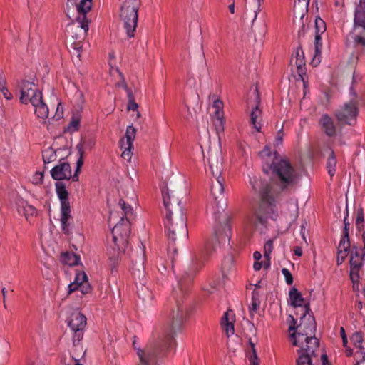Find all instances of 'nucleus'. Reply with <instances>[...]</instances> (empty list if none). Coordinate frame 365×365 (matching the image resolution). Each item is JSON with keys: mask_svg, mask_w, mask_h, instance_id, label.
<instances>
[{"mask_svg": "<svg viewBox=\"0 0 365 365\" xmlns=\"http://www.w3.org/2000/svg\"><path fill=\"white\" fill-rule=\"evenodd\" d=\"M215 245L212 240H207L203 249L195 253L188 270L180 277L178 288L173 291L176 300L177 309L173 310L170 316V333L163 339H159L148 344L145 350L140 349L149 361V365L154 364L157 356L163 354L174 343V334L182 329L186 319L187 308L183 305L184 300L190 295L192 282L197 273L204 266L205 261L214 252Z\"/></svg>", "mask_w": 365, "mask_h": 365, "instance_id": "nucleus-1", "label": "nucleus"}, {"mask_svg": "<svg viewBox=\"0 0 365 365\" xmlns=\"http://www.w3.org/2000/svg\"><path fill=\"white\" fill-rule=\"evenodd\" d=\"M259 155L272 171L273 182L279 192H289L297 186L299 175L288 160L279 159L277 152L272 153L267 146Z\"/></svg>", "mask_w": 365, "mask_h": 365, "instance_id": "nucleus-2", "label": "nucleus"}, {"mask_svg": "<svg viewBox=\"0 0 365 365\" xmlns=\"http://www.w3.org/2000/svg\"><path fill=\"white\" fill-rule=\"evenodd\" d=\"M250 182L252 190L259 194L260 202L254 214L247 217V224L251 227H255L258 224L264 225L269 218H274L276 200L272 186L265 180L255 175L250 178Z\"/></svg>", "mask_w": 365, "mask_h": 365, "instance_id": "nucleus-3", "label": "nucleus"}, {"mask_svg": "<svg viewBox=\"0 0 365 365\" xmlns=\"http://www.w3.org/2000/svg\"><path fill=\"white\" fill-rule=\"evenodd\" d=\"M162 195L166 210L164 220L165 229H170L173 234L174 225L175 224L177 225L178 235L180 237H187L186 215L178 197L173 192H170L168 189L163 190Z\"/></svg>", "mask_w": 365, "mask_h": 365, "instance_id": "nucleus-4", "label": "nucleus"}, {"mask_svg": "<svg viewBox=\"0 0 365 365\" xmlns=\"http://www.w3.org/2000/svg\"><path fill=\"white\" fill-rule=\"evenodd\" d=\"M130 233V223L128 218L124 220V217H122L121 220L114 226L111 231L112 240L108 242L106 250L112 273L118 266L121 257L125 252Z\"/></svg>", "mask_w": 365, "mask_h": 365, "instance_id": "nucleus-5", "label": "nucleus"}, {"mask_svg": "<svg viewBox=\"0 0 365 365\" xmlns=\"http://www.w3.org/2000/svg\"><path fill=\"white\" fill-rule=\"evenodd\" d=\"M207 162L211 174L215 178V181L212 182L211 193L215 199L216 206L224 210L227 204L224 194V178H221L222 172L221 154L219 153H208Z\"/></svg>", "mask_w": 365, "mask_h": 365, "instance_id": "nucleus-6", "label": "nucleus"}, {"mask_svg": "<svg viewBox=\"0 0 365 365\" xmlns=\"http://www.w3.org/2000/svg\"><path fill=\"white\" fill-rule=\"evenodd\" d=\"M141 0H125L120 7L119 16L124 25L128 36L133 37L137 27L138 10Z\"/></svg>", "mask_w": 365, "mask_h": 365, "instance_id": "nucleus-7", "label": "nucleus"}, {"mask_svg": "<svg viewBox=\"0 0 365 365\" xmlns=\"http://www.w3.org/2000/svg\"><path fill=\"white\" fill-rule=\"evenodd\" d=\"M358 230H362V240L364 243L363 247L353 245L351 249V256L349 259L350 264V279L353 283V287L358 285L359 281V271L361 270L365 262V224L360 223L356 225Z\"/></svg>", "mask_w": 365, "mask_h": 365, "instance_id": "nucleus-8", "label": "nucleus"}, {"mask_svg": "<svg viewBox=\"0 0 365 365\" xmlns=\"http://www.w3.org/2000/svg\"><path fill=\"white\" fill-rule=\"evenodd\" d=\"M76 150L79 155V158L76 162V169L74 174H71V168L68 162L60 161V163L54 166L51 170V175L52 178L58 182H61L63 180H70L72 178L73 181L77 182L79 180L78 174L81 172V169L83 165V146L81 143L76 145Z\"/></svg>", "mask_w": 365, "mask_h": 365, "instance_id": "nucleus-9", "label": "nucleus"}, {"mask_svg": "<svg viewBox=\"0 0 365 365\" xmlns=\"http://www.w3.org/2000/svg\"><path fill=\"white\" fill-rule=\"evenodd\" d=\"M304 312L301 317V322L297 326L298 330L290 334L292 344L294 346H299L300 343H303V339H307L315 337L317 331L316 322L313 316H311V320L309 323H305L306 315L310 311L309 303H307L303 307Z\"/></svg>", "mask_w": 365, "mask_h": 365, "instance_id": "nucleus-10", "label": "nucleus"}, {"mask_svg": "<svg viewBox=\"0 0 365 365\" xmlns=\"http://www.w3.org/2000/svg\"><path fill=\"white\" fill-rule=\"evenodd\" d=\"M349 43L365 46V0H359L354 16V28L347 36Z\"/></svg>", "mask_w": 365, "mask_h": 365, "instance_id": "nucleus-11", "label": "nucleus"}, {"mask_svg": "<svg viewBox=\"0 0 365 365\" xmlns=\"http://www.w3.org/2000/svg\"><path fill=\"white\" fill-rule=\"evenodd\" d=\"M359 113V101L350 100L336 109L334 115L339 124L354 126L356 124Z\"/></svg>", "mask_w": 365, "mask_h": 365, "instance_id": "nucleus-12", "label": "nucleus"}, {"mask_svg": "<svg viewBox=\"0 0 365 365\" xmlns=\"http://www.w3.org/2000/svg\"><path fill=\"white\" fill-rule=\"evenodd\" d=\"M68 326L73 333V346H77L83 337V331L87 324L86 317L80 312H73L67 319Z\"/></svg>", "mask_w": 365, "mask_h": 365, "instance_id": "nucleus-13", "label": "nucleus"}, {"mask_svg": "<svg viewBox=\"0 0 365 365\" xmlns=\"http://www.w3.org/2000/svg\"><path fill=\"white\" fill-rule=\"evenodd\" d=\"M349 212L348 208H346V215L344 219V230L343 235L340 240L339 246H338V252H337V258L336 263L337 265L341 264L344 261L349 254L351 255V243L349 235V230L350 227V222L348 220Z\"/></svg>", "mask_w": 365, "mask_h": 365, "instance_id": "nucleus-14", "label": "nucleus"}, {"mask_svg": "<svg viewBox=\"0 0 365 365\" xmlns=\"http://www.w3.org/2000/svg\"><path fill=\"white\" fill-rule=\"evenodd\" d=\"M17 88L20 91V102L23 104H28L32 102L34 98H38L42 95L38 90V86L34 82L21 80L18 82Z\"/></svg>", "mask_w": 365, "mask_h": 365, "instance_id": "nucleus-15", "label": "nucleus"}, {"mask_svg": "<svg viewBox=\"0 0 365 365\" xmlns=\"http://www.w3.org/2000/svg\"><path fill=\"white\" fill-rule=\"evenodd\" d=\"M71 4L76 5L78 16L76 20L81 24V27L85 31L88 30L89 21L86 14L91 9L92 0H68Z\"/></svg>", "mask_w": 365, "mask_h": 365, "instance_id": "nucleus-16", "label": "nucleus"}, {"mask_svg": "<svg viewBox=\"0 0 365 365\" xmlns=\"http://www.w3.org/2000/svg\"><path fill=\"white\" fill-rule=\"evenodd\" d=\"M310 0H294V23L298 26L304 27V18L308 11V6Z\"/></svg>", "mask_w": 365, "mask_h": 365, "instance_id": "nucleus-17", "label": "nucleus"}, {"mask_svg": "<svg viewBox=\"0 0 365 365\" xmlns=\"http://www.w3.org/2000/svg\"><path fill=\"white\" fill-rule=\"evenodd\" d=\"M255 105L252 108L251 113H250V123L252 125L253 128L257 131L259 132L261 130V120H262V110L259 109V106L261 103V98L260 93L258 88H256L255 90Z\"/></svg>", "mask_w": 365, "mask_h": 365, "instance_id": "nucleus-18", "label": "nucleus"}, {"mask_svg": "<svg viewBox=\"0 0 365 365\" xmlns=\"http://www.w3.org/2000/svg\"><path fill=\"white\" fill-rule=\"evenodd\" d=\"M319 124L324 133L329 137H334L336 135V126L334 120L328 114L322 115Z\"/></svg>", "mask_w": 365, "mask_h": 365, "instance_id": "nucleus-19", "label": "nucleus"}, {"mask_svg": "<svg viewBox=\"0 0 365 365\" xmlns=\"http://www.w3.org/2000/svg\"><path fill=\"white\" fill-rule=\"evenodd\" d=\"M299 346L301 347L299 350H298V353H302L304 354H307L310 356H315V351L319 348V340L316 338L303 339V343H300Z\"/></svg>", "mask_w": 365, "mask_h": 365, "instance_id": "nucleus-20", "label": "nucleus"}, {"mask_svg": "<svg viewBox=\"0 0 365 365\" xmlns=\"http://www.w3.org/2000/svg\"><path fill=\"white\" fill-rule=\"evenodd\" d=\"M294 64L297 67L298 76H307L306 60L304 52L302 47H297L294 52Z\"/></svg>", "mask_w": 365, "mask_h": 365, "instance_id": "nucleus-21", "label": "nucleus"}, {"mask_svg": "<svg viewBox=\"0 0 365 365\" xmlns=\"http://www.w3.org/2000/svg\"><path fill=\"white\" fill-rule=\"evenodd\" d=\"M31 104L34 107V113L38 118L41 119L48 118L49 110L47 105L43 101L42 95L38 98H34Z\"/></svg>", "mask_w": 365, "mask_h": 365, "instance_id": "nucleus-22", "label": "nucleus"}, {"mask_svg": "<svg viewBox=\"0 0 365 365\" xmlns=\"http://www.w3.org/2000/svg\"><path fill=\"white\" fill-rule=\"evenodd\" d=\"M173 234L170 232V229H165V232L169 240L168 252H177V248L174 246L176 242L180 243L184 241L187 237H180L178 235L177 225H174Z\"/></svg>", "mask_w": 365, "mask_h": 365, "instance_id": "nucleus-23", "label": "nucleus"}, {"mask_svg": "<svg viewBox=\"0 0 365 365\" xmlns=\"http://www.w3.org/2000/svg\"><path fill=\"white\" fill-rule=\"evenodd\" d=\"M326 24L321 18H316L315 19V33H314V45H322L323 39L327 37L325 34Z\"/></svg>", "mask_w": 365, "mask_h": 365, "instance_id": "nucleus-24", "label": "nucleus"}, {"mask_svg": "<svg viewBox=\"0 0 365 365\" xmlns=\"http://www.w3.org/2000/svg\"><path fill=\"white\" fill-rule=\"evenodd\" d=\"M215 237L219 243L225 242L230 239V227L226 223L215 230Z\"/></svg>", "mask_w": 365, "mask_h": 365, "instance_id": "nucleus-25", "label": "nucleus"}, {"mask_svg": "<svg viewBox=\"0 0 365 365\" xmlns=\"http://www.w3.org/2000/svg\"><path fill=\"white\" fill-rule=\"evenodd\" d=\"M56 192L61 201V205L70 204L68 199V192L66 185L63 182H56L55 183Z\"/></svg>", "mask_w": 365, "mask_h": 365, "instance_id": "nucleus-26", "label": "nucleus"}, {"mask_svg": "<svg viewBox=\"0 0 365 365\" xmlns=\"http://www.w3.org/2000/svg\"><path fill=\"white\" fill-rule=\"evenodd\" d=\"M290 304L294 307H302L304 303V299L302 297L301 292L294 287L290 289L289 292Z\"/></svg>", "mask_w": 365, "mask_h": 365, "instance_id": "nucleus-27", "label": "nucleus"}, {"mask_svg": "<svg viewBox=\"0 0 365 365\" xmlns=\"http://www.w3.org/2000/svg\"><path fill=\"white\" fill-rule=\"evenodd\" d=\"M136 134V129L133 126L130 125L127 127L126 132H125V138H126V142L124 141V139L122 138L120 140V145L121 149L123 148V146L125 144L129 147H133V142L135 138Z\"/></svg>", "mask_w": 365, "mask_h": 365, "instance_id": "nucleus-28", "label": "nucleus"}, {"mask_svg": "<svg viewBox=\"0 0 365 365\" xmlns=\"http://www.w3.org/2000/svg\"><path fill=\"white\" fill-rule=\"evenodd\" d=\"M86 281H88V277L86 276L85 272L78 273L76 276L74 282L71 283L68 286V293H71L78 290L79 285L82 284L83 283H85Z\"/></svg>", "mask_w": 365, "mask_h": 365, "instance_id": "nucleus-29", "label": "nucleus"}, {"mask_svg": "<svg viewBox=\"0 0 365 365\" xmlns=\"http://www.w3.org/2000/svg\"><path fill=\"white\" fill-rule=\"evenodd\" d=\"M79 259V257L74 253L66 252L61 255V262L69 266L77 265Z\"/></svg>", "mask_w": 365, "mask_h": 365, "instance_id": "nucleus-30", "label": "nucleus"}, {"mask_svg": "<svg viewBox=\"0 0 365 365\" xmlns=\"http://www.w3.org/2000/svg\"><path fill=\"white\" fill-rule=\"evenodd\" d=\"M336 165V158L333 150H331L329 156L327 158V168L328 174L330 177H333L335 174Z\"/></svg>", "mask_w": 365, "mask_h": 365, "instance_id": "nucleus-31", "label": "nucleus"}, {"mask_svg": "<svg viewBox=\"0 0 365 365\" xmlns=\"http://www.w3.org/2000/svg\"><path fill=\"white\" fill-rule=\"evenodd\" d=\"M21 206L23 213L25 215L26 218L28 219L29 216H34L37 215V210L33 205H29L27 202H21V205H19V212H21V210L19 207Z\"/></svg>", "mask_w": 365, "mask_h": 365, "instance_id": "nucleus-32", "label": "nucleus"}, {"mask_svg": "<svg viewBox=\"0 0 365 365\" xmlns=\"http://www.w3.org/2000/svg\"><path fill=\"white\" fill-rule=\"evenodd\" d=\"M42 158L45 164L50 163L56 160V150L51 147H48L42 152Z\"/></svg>", "mask_w": 365, "mask_h": 365, "instance_id": "nucleus-33", "label": "nucleus"}, {"mask_svg": "<svg viewBox=\"0 0 365 365\" xmlns=\"http://www.w3.org/2000/svg\"><path fill=\"white\" fill-rule=\"evenodd\" d=\"M351 342L356 349H361L364 342V336L361 331L354 332L350 338Z\"/></svg>", "mask_w": 365, "mask_h": 365, "instance_id": "nucleus-34", "label": "nucleus"}, {"mask_svg": "<svg viewBox=\"0 0 365 365\" xmlns=\"http://www.w3.org/2000/svg\"><path fill=\"white\" fill-rule=\"evenodd\" d=\"M214 118H215V120H216L215 122L216 129L223 130L224 123H225L223 110H215Z\"/></svg>", "mask_w": 365, "mask_h": 365, "instance_id": "nucleus-35", "label": "nucleus"}, {"mask_svg": "<svg viewBox=\"0 0 365 365\" xmlns=\"http://www.w3.org/2000/svg\"><path fill=\"white\" fill-rule=\"evenodd\" d=\"M125 88L126 90L127 94H128V103L127 106V109L128 110H135L138 108V103L135 101V97L134 95L129 88L125 85Z\"/></svg>", "mask_w": 365, "mask_h": 365, "instance_id": "nucleus-36", "label": "nucleus"}, {"mask_svg": "<svg viewBox=\"0 0 365 365\" xmlns=\"http://www.w3.org/2000/svg\"><path fill=\"white\" fill-rule=\"evenodd\" d=\"M260 300L259 299V293L254 290L252 293V302L249 307L251 313L255 312L259 307Z\"/></svg>", "mask_w": 365, "mask_h": 365, "instance_id": "nucleus-37", "label": "nucleus"}, {"mask_svg": "<svg viewBox=\"0 0 365 365\" xmlns=\"http://www.w3.org/2000/svg\"><path fill=\"white\" fill-rule=\"evenodd\" d=\"M299 356L297 359V365H312V356L299 353Z\"/></svg>", "mask_w": 365, "mask_h": 365, "instance_id": "nucleus-38", "label": "nucleus"}, {"mask_svg": "<svg viewBox=\"0 0 365 365\" xmlns=\"http://www.w3.org/2000/svg\"><path fill=\"white\" fill-rule=\"evenodd\" d=\"M61 219L68 220L71 217V206L70 204L61 205Z\"/></svg>", "mask_w": 365, "mask_h": 365, "instance_id": "nucleus-39", "label": "nucleus"}, {"mask_svg": "<svg viewBox=\"0 0 365 365\" xmlns=\"http://www.w3.org/2000/svg\"><path fill=\"white\" fill-rule=\"evenodd\" d=\"M83 47H71V49H68V52L71 54L72 59L74 61L76 58L78 61H81V53H82Z\"/></svg>", "mask_w": 365, "mask_h": 365, "instance_id": "nucleus-40", "label": "nucleus"}, {"mask_svg": "<svg viewBox=\"0 0 365 365\" xmlns=\"http://www.w3.org/2000/svg\"><path fill=\"white\" fill-rule=\"evenodd\" d=\"M320 56H321V51L320 47H315L314 48V54L312 59L311 64L316 67L320 63Z\"/></svg>", "mask_w": 365, "mask_h": 365, "instance_id": "nucleus-41", "label": "nucleus"}, {"mask_svg": "<svg viewBox=\"0 0 365 365\" xmlns=\"http://www.w3.org/2000/svg\"><path fill=\"white\" fill-rule=\"evenodd\" d=\"M119 205L121 207V209L123 210V211L124 212V215L127 217V216L129 215V214H131L132 212H133V208L130 205H127L125 203V202L123 200V199H120L119 200Z\"/></svg>", "mask_w": 365, "mask_h": 365, "instance_id": "nucleus-42", "label": "nucleus"}, {"mask_svg": "<svg viewBox=\"0 0 365 365\" xmlns=\"http://www.w3.org/2000/svg\"><path fill=\"white\" fill-rule=\"evenodd\" d=\"M33 183L35 185L42 184L43 182V172H36L33 176Z\"/></svg>", "mask_w": 365, "mask_h": 365, "instance_id": "nucleus-43", "label": "nucleus"}, {"mask_svg": "<svg viewBox=\"0 0 365 365\" xmlns=\"http://www.w3.org/2000/svg\"><path fill=\"white\" fill-rule=\"evenodd\" d=\"M78 290H80L83 294H86L92 291V287L88 281H86L85 283L79 285Z\"/></svg>", "mask_w": 365, "mask_h": 365, "instance_id": "nucleus-44", "label": "nucleus"}, {"mask_svg": "<svg viewBox=\"0 0 365 365\" xmlns=\"http://www.w3.org/2000/svg\"><path fill=\"white\" fill-rule=\"evenodd\" d=\"M282 273L285 277L286 282L287 284L291 285L293 284V277L291 272L287 269L283 268L282 269Z\"/></svg>", "mask_w": 365, "mask_h": 365, "instance_id": "nucleus-45", "label": "nucleus"}, {"mask_svg": "<svg viewBox=\"0 0 365 365\" xmlns=\"http://www.w3.org/2000/svg\"><path fill=\"white\" fill-rule=\"evenodd\" d=\"M364 222V210L362 207H359L356 210V225Z\"/></svg>", "mask_w": 365, "mask_h": 365, "instance_id": "nucleus-46", "label": "nucleus"}, {"mask_svg": "<svg viewBox=\"0 0 365 365\" xmlns=\"http://www.w3.org/2000/svg\"><path fill=\"white\" fill-rule=\"evenodd\" d=\"M130 257L133 263L135 262V264H138L140 267H143V264L145 259L144 251L141 252V255L140 256L138 259L134 260V253L132 254Z\"/></svg>", "mask_w": 365, "mask_h": 365, "instance_id": "nucleus-47", "label": "nucleus"}, {"mask_svg": "<svg viewBox=\"0 0 365 365\" xmlns=\"http://www.w3.org/2000/svg\"><path fill=\"white\" fill-rule=\"evenodd\" d=\"M273 249L272 240L267 241L264 245V256L267 258L269 257V255Z\"/></svg>", "mask_w": 365, "mask_h": 365, "instance_id": "nucleus-48", "label": "nucleus"}, {"mask_svg": "<svg viewBox=\"0 0 365 365\" xmlns=\"http://www.w3.org/2000/svg\"><path fill=\"white\" fill-rule=\"evenodd\" d=\"M249 344L250 346L253 354V358L250 359V361L252 364V365H255L256 364V361L258 359L257 356V351L255 349V344L251 341V339L249 340Z\"/></svg>", "mask_w": 365, "mask_h": 365, "instance_id": "nucleus-49", "label": "nucleus"}, {"mask_svg": "<svg viewBox=\"0 0 365 365\" xmlns=\"http://www.w3.org/2000/svg\"><path fill=\"white\" fill-rule=\"evenodd\" d=\"M133 147H129L128 145H126V144L124 145L123 146V148L124 150L122 152V154H121V156L124 158V159H130L131 158V148Z\"/></svg>", "mask_w": 365, "mask_h": 365, "instance_id": "nucleus-50", "label": "nucleus"}, {"mask_svg": "<svg viewBox=\"0 0 365 365\" xmlns=\"http://www.w3.org/2000/svg\"><path fill=\"white\" fill-rule=\"evenodd\" d=\"M137 354L140 359V362L138 365H149V361L145 359V354L140 349H138Z\"/></svg>", "mask_w": 365, "mask_h": 365, "instance_id": "nucleus-51", "label": "nucleus"}, {"mask_svg": "<svg viewBox=\"0 0 365 365\" xmlns=\"http://www.w3.org/2000/svg\"><path fill=\"white\" fill-rule=\"evenodd\" d=\"M222 327L225 329L226 334L228 336L234 334L235 329L233 322L228 323L227 324H225V326Z\"/></svg>", "mask_w": 365, "mask_h": 365, "instance_id": "nucleus-52", "label": "nucleus"}, {"mask_svg": "<svg viewBox=\"0 0 365 365\" xmlns=\"http://www.w3.org/2000/svg\"><path fill=\"white\" fill-rule=\"evenodd\" d=\"M340 334L342 339L343 346L344 347H346L348 344V339L346 335L345 329L343 327L340 328Z\"/></svg>", "mask_w": 365, "mask_h": 365, "instance_id": "nucleus-53", "label": "nucleus"}, {"mask_svg": "<svg viewBox=\"0 0 365 365\" xmlns=\"http://www.w3.org/2000/svg\"><path fill=\"white\" fill-rule=\"evenodd\" d=\"M68 220L64 221V220L61 219L62 231L66 235H68L70 233V231L68 229L69 223L68 222Z\"/></svg>", "mask_w": 365, "mask_h": 365, "instance_id": "nucleus-54", "label": "nucleus"}, {"mask_svg": "<svg viewBox=\"0 0 365 365\" xmlns=\"http://www.w3.org/2000/svg\"><path fill=\"white\" fill-rule=\"evenodd\" d=\"M212 107L215 109V110H221L223 108V102L220 99L215 100Z\"/></svg>", "mask_w": 365, "mask_h": 365, "instance_id": "nucleus-55", "label": "nucleus"}, {"mask_svg": "<svg viewBox=\"0 0 365 365\" xmlns=\"http://www.w3.org/2000/svg\"><path fill=\"white\" fill-rule=\"evenodd\" d=\"M289 318L291 319V324L289 325V331H297L298 330V328H297V327H296V324H297L296 319L292 315H289Z\"/></svg>", "mask_w": 365, "mask_h": 365, "instance_id": "nucleus-56", "label": "nucleus"}, {"mask_svg": "<svg viewBox=\"0 0 365 365\" xmlns=\"http://www.w3.org/2000/svg\"><path fill=\"white\" fill-rule=\"evenodd\" d=\"M229 312H227L225 313L224 316L222 317L221 319V325L225 326V324H227L228 323L233 322L232 320H230L229 319Z\"/></svg>", "mask_w": 365, "mask_h": 365, "instance_id": "nucleus-57", "label": "nucleus"}, {"mask_svg": "<svg viewBox=\"0 0 365 365\" xmlns=\"http://www.w3.org/2000/svg\"><path fill=\"white\" fill-rule=\"evenodd\" d=\"M3 96L7 99V100H11L13 98V95L12 93L9 91V89L6 88H5L4 89L1 90V91Z\"/></svg>", "mask_w": 365, "mask_h": 365, "instance_id": "nucleus-58", "label": "nucleus"}, {"mask_svg": "<svg viewBox=\"0 0 365 365\" xmlns=\"http://www.w3.org/2000/svg\"><path fill=\"white\" fill-rule=\"evenodd\" d=\"M359 351H357V354H359V356L361 357V360L359 361V364L365 362V351L364 346H362L361 349H358Z\"/></svg>", "mask_w": 365, "mask_h": 365, "instance_id": "nucleus-59", "label": "nucleus"}, {"mask_svg": "<svg viewBox=\"0 0 365 365\" xmlns=\"http://www.w3.org/2000/svg\"><path fill=\"white\" fill-rule=\"evenodd\" d=\"M293 250L295 255L298 257H301L302 255V250L301 247L295 246Z\"/></svg>", "mask_w": 365, "mask_h": 365, "instance_id": "nucleus-60", "label": "nucleus"}, {"mask_svg": "<svg viewBox=\"0 0 365 365\" xmlns=\"http://www.w3.org/2000/svg\"><path fill=\"white\" fill-rule=\"evenodd\" d=\"M6 87V79L2 76H0V91Z\"/></svg>", "mask_w": 365, "mask_h": 365, "instance_id": "nucleus-61", "label": "nucleus"}, {"mask_svg": "<svg viewBox=\"0 0 365 365\" xmlns=\"http://www.w3.org/2000/svg\"><path fill=\"white\" fill-rule=\"evenodd\" d=\"M350 94L351 96V100H356V101H359L358 100V95L356 92V91L354 89L353 87H351L350 88Z\"/></svg>", "mask_w": 365, "mask_h": 365, "instance_id": "nucleus-62", "label": "nucleus"}, {"mask_svg": "<svg viewBox=\"0 0 365 365\" xmlns=\"http://www.w3.org/2000/svg\"><path fill=\"white\" fill-rule=\"evenodd\" d=\"M262 267V262L259 261H255L253 264V268L255 271H259Z\"/></svg>", "mask_w": 365, "mask_h": 365, "instance_id": "nucleus-63", "label": "nucleus"}, {"mask_svg": "<svg viewBox=\"0 0 365 365\" xmlns=\"http://www.w3.org/2000/svg\"><path fill=\"white\" fill-rule=\"evenodd\" d=\"M322 361V365H331L328 361V357L327 354H324L321 356Z\"/></svg>", "mask_w": 365, "mask_h": 365, "instance_id": "nucleus-64", "label": "nucleus"}]
</instances>
